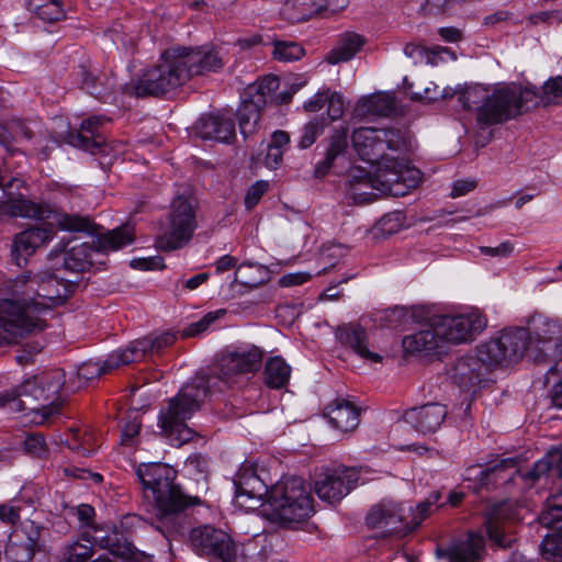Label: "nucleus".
Wrapping results in <instances>:
<instances>
[{"label": "nucleus", "instance_id": "43", "mask_svg": "<svg viewBox=\"0 0 562 562\" xmlns=\"http://www.w3.org/2000/svg\"><path fill=\"white\" fill-rule=\"evenodd\" d=\"M272 45V56L276 60L281 63L295 61L305 55L304 47L296 42L276 40Z\"/></svg>", "mask_w": 562, "mask_h": 562}, {"label": "nucleus", "instance_id": "55", "mask_svg": "<svg viewBox=\"0 0 562 562\" xmlns=\"http://www.w3.org/2000/svg\"><path fill=\"white\" fill-rule=\"evenodd\" d=\"M327 114L331 121L339 120L345 112V101L341 93L337 91H328Z\"/></svg>", "mask_w": 562, "mask_h": 562}, {"label": "nucleus", "instance_id": "61", "mask_svg": "<svg viewBox=\"0 0 562 562\" xmlns=\"http://www.w3.org/2000/svg\"><path fill=\"white\" fill-rule=\"evenodd\" d=\"M294 5L302 8L304 16H312L323 11L324 0H293Z\"/></svg>", "mask_w": 562, "mask_h": 562}, {"label": "nucleus", "instance_id": "51", "mask_svg": "<svg viewBox=\"0 0 562 562\" xmlns=\"http://www.w3.org/2000/svg\"><path fill=\"white\" fill-rule=\"evenodd\" d=\"M226 314L225 310H218L215 312H210L206 315H204L201 319L193 322L189 324L183 329V337H194L203 331H205L211 324H213L216 319H218L221 316H224Z\"/></svg>", "mask_w": 562, "mask_h": 562}, {"label": "nucleus", "instance_id": "57", "mask_svg": "<svg viewBox=\"0 0 562 562\" xmlns=\"http://www.w3.org/2000/svg\"><path fill=\"white\" fill-rule=\"evenodd\" d=\"M268 187V182L257 181L248 189L245 196V205L248 210H251L258 204L262 195L267 192Z\"/></svg>", "mask_w": 562, "mask_h": 562}, {"label": "nucleus", "instance_id": "45", "mask_svg": "<svg viewBox=\"0 0 562 562\" xmlns=\"http://www.w3.org/2000/svg\"><path fill=\"white\" fill-rule=\"evenodd\" d=\"M326 127V120L324 117H313L301 130V136L297 142L300 149H307L312 147L317 138L324 133Z\"/></svg>", "mask_w": 562, "mask_h": 562}, {"label": "nucleus", "instance_id": "4", "mask_svg": "<svg viewBox=\"0 0 562 562\" xmlns=\"http://www.w3.org/2000/svg\"><path fill=\"white\" fill-rule=\"evenodd\" d=\"M177 470L157 463H140L136 475L143 486L144 497L150 502L156 528L167 538L182 533L188 526L187 510L202 504L201 497L186 494L176 483Z\"/></svg>", "mask_w": 562, "mask_h": 562}, {"label": "nucleus", "instance_id": "3", "mask_svg": "<svg viewBox=\"0 0 562 562\" xmlns=\"http://www.w3.org/2000/svg\"><path fill=\"white\" fill-rule=\"evenodd\" d=\"M224 66L218 50L206 47H171L159 63L145 70L125 92L136 98L162 97L176 91L195 76L216 72Z\"/></svg>", "mask_w": 562, "mask_h": 562}, {"label": "nucleus", "instance_id": "38", "mask_svg": "<svg viewBox=\"0 0 562 562\" xmlns=\"http://www.w3.org/2000/svg\"><path fill=\"white\" fill-rule=\"evenodd\" d=\"M539 522L548 528H559L562 524V485L546 502V508L539 515Z\"/></svg>", "mask_w": 562, "mask_h": 562}, {"label": "nucleus", "instance_id": "50", "mask_svg": "<svg viewBox=\"0 0 562 562\" xmlns=\"http://www.w3.org/2000/svg\"><path fill=\"white\" fill-rule=\"evenodd\" d=\"M440 492L431 493L424 502L416 506V509L412 512L411 530H415L420 524L430 515L431 507L440 499Z\"/></svg>", "mask_w": 562, "mask_h": 562}, {"label": "nucleus", "instance_id": "28", "mask_svg": "<svg viewBox=\"0 0 562 562\" xmlns=\"http://www.w3.org/2000/svg\"><path fill=\"white\" fill-rule=\"evenodd\" d=\"M485 553L483 535L470 531L464 539H459L445 550V555L454 562H481Z\"/></svg>", "mask_w": 562, "mask_h": 562}, {"label": "nucleus", "instance_id": "21", "mask_svg": "<svg viewBox=\"0 0 562 562\" xmlns=\"http://www.w3.org/2000/svg\"><path fill=\"white\" fill-rule=\"evenodd\" d=\"M41 528L34 522L30 530L12 533L4 549V557L10 562H33L36 551L40 550Z\"/></svg>", "mask_w": 562, "mask_h": 562}, {"label": "nucleus", "instance_id": "46", "mask_svg": "<svg viewBox=\"0 0 562 562\" xmlns=\"http://www.w3.org/2000/svg\"><path fill=\"white\" fill-rule=\"evenodd\" d=\"M120 364H114L110 362V356L102 362L88 361L82 363L77 371V375L80 380H83L85 383L100 378L103 374H108L114 369L119 368Z\"/></svg>", "mask_w": 562, "mask_h": 562}, {"label": "nucleus", "instance_id": "39", "mask_svg": "<svg viewBox=\"0 0 562 562\" xmlns=\"http://www.w3.org/2000/svg\"><path fill=\"white\" fill-rule=\"evenodd\" d=\"M499 512L498 507L490 512L485 517L484 525L490 540L498 548H507L512 543V538L504 532V526L499 519Z\"/></svg>", "mask_w": 562, "mask_h": 562}, {"label": "nucleus", "instance_id": "58", "mask_svg": "<svg viewBox=\"0 0 562 562\" xmlns=\"http://www.w3.org/2000/svg\"><path fill=\"white\" fill-rule=\"evenodd\" d=\"M404 222V216L401 212H394L390 214H385L381 221L382 229L387 234L396 233L402 226Z\"/></svg>", "mask_w": 562, "mask_h": 562}, {"label": "nucleus", "instance_id": "26", "mask_svg": "<svg viewBox=\"0 0 562 562\" xmlns=\"http://www.w3.org/2000/svg\"><path fill=\"white\" fill-rule=\"evenodd\" d=\"M195 130L203 139H214L223 143H229L236 136L235 122L223 114L201 116Z\"/></svg>", "mask_w": 562, "mask_h": 562}, {"label": "nucleus", "instance_id": "13", "mask_svg": "<svg viewBox=\"0 0 562 562\" xmlns=\"http://www.w3.org/2000/svg\"><path fill=\"white\" fill-rule=\"evenodd\" d=\"M351 143L359 157L371 165L381 164L387 150L401 151L406 147L400 130L359 127L352 132Z\"/></svg>", "mask_w": 562, "mask_h": 562}, {"label": "nucleus", "instance_id": "5", "mask_svg": "<svg viewBox=\"0 0 562 562\" xmlns=\"http://www.w3.org/2000/svg\"><path fill=\"white\" fill-rule=\"evenodd\" d=\"M234 483L237 497L261 498L267 495L272 517L281 522H300L314 510L312 495L301 477L281 480L268 490L252 469L241 468Z\"/></svg>", "mask_w": 562, "mask_h": 562}, {"label": "nucleus", "instance_id": "41", "mask_svg": "<svg viewBox=\"0 0 562 562\" xmlns=\"http://www.w3.org/2000/svg\"><path fill=\"white\" fill-rule=\"evenodd\" d=\"M553 460L550 451L533 463L532 468L522 470L518 468L517 476L528 486L536 484L541 477L553 472Z\"/></svg>", "mask_w": 562, "mask_h": 562}, {"label": "nucleus", "instance_id": "49", "mask_svg": "<svg viewBox=\"0 0 562 562\" xmlns=\"http://www.w3.org/2000/svg\"><path fill=\"white\" fill-rule=\"evenodd\" d=\"M23 449L27 454L37 459L47 458L49 452L45 437L41 432L29 434L23 442Z\"/></svg>", "mask_w": 562, "mask_h": 562}, {"label": "nucleus", "instance_id": "8", "mask_svg": "<svg viewBox=\"0 0 562 562\" xmlns=\"http://www.w3.org/2000/svg\"><path fill=\"white\" fill-rule=\"evenodd\" d=\"M422 180L420 171L405 167L397 160H384L373 173L361 167H351L347 172L350 188H372L383 194L403 196L416 188Z\"/></svg>", "mask_w": 562, "mask_h": 562}, {"label": "nucleus", "instance_id": "59", "mask_svg": "<svg viewBox=\"0 0 562 562\" xmlns=\"http://www.w3.org/2000/svg\"><path fill=\"white\" fill-rule=\"evenodd\" d=\"M154 355L160 353L165 348L173 345L177 339L176 333L170 330L164 331L159 335H150Z\"/></svg>", "mask_w": 562, "mask_h": 562}, {"label": "nucleus", "instance_id": "20", "mask_svg": "<svg viewBox=\"0 0 562 562\" xmlns=\"http://www.w3.org/2000/svg\"><path fill=\"white\" fill-rule=\"evenodd\" d=\"M447 407L440 403H428L404 412L403 422L424 435L435 432L447 417Z\"/></svg>", "mask_w": 562, "mask_h": 562}, {"label": "nucleus", "instance_id": "6", "mask_svg": "<svg viewBox=\"0 0 562 562\" xmlns=\"http://www.w3.org/2000/svg\"><path fill=\"white\" fill-rule=\"evenodd\" d=\"M525 333L501 334L477 347V356H463L454 362L450 378L461 389L470 390L482 381V367H506L517 362L524 347Z\"/></svg>", "mask_w": 562, "mask_h": 562}, {"label": "nucleus", "instance_id": "23", "mask_svg": "<svg viewBox=\"0 0 562 562\" xmlns=\"http://www.w3.org/2000/svg\"><path fill=\"white\" fill-rule=\"evenodd\" d=\"M95 544L110 548L114 546V540L110 537L90 536V531H85L81 540L72 541L65 547L64 557L59 562H93Z\"/></svg>", "mask_w": 562, "mask_h": 562}, {"label": "nucleus", "instance_id": "40", "mask_svg": "<svg viewBox=\"0 0 562 562\" xmlns=\"http://www.w3.org/2000/svg\"><path fill=\"white\" fill-rule=\"evenodd\" d=\"M487 94L488 90L480 85L469 86L459 93L458 103L465 111L475 110L477 115L486 102Z\"/></svg>", "mask_w": 562, "mask_h": 562}, {"label": "nucleus", "instance_id": "42", "mask_svg": "<svg viewBox=\"0 0 562 562\" xmlns=\"http://www.w3.org/2000/svg\"><path fill=\"white\" fill-rule=\"evenodd\" d=\"M514 94L515 103L518 108V115L543 105L542 92L535 86H527L522 89L514 87Z\"/></svg>", "mask_w": 562, "mask_h": 562}, {"label": "nucleus", "instance_id": "34", "mask_svg": "<svg viewBox=\"0 0 562 562\" xmlns=\"http://www.w3.org/2000/svg\"><path fill=\"white\" fill-rule=\"evenodd\" d=\"M154 355L151 336H145L131 341L124 349H117L110 355V362L126 366L140 361L147 355Z\"/></svg>", "mask_w": 562, "mask_h": 562}, {"label": "nucleus", "instance_id": "2", "mask_svg": "<svg viewBox=\"0 0 562 562\" xmlns=\"http://www.w3.org/2000/svg\"><path fill=\"white\" fill-rule=\"evenodd\" d=\"M26 285L30 300H0V347L16 344L26 335L36 334L47 326L43 318L54 306L61 305L72 293V283H67L52 273L22 274L15 286Z\"/></svg>", "mask_w": 562, "mask_h": 562}, {"label": "nucleus", "instance_id": "19", "mask_svg": "<svg viewBox=\"0 0 562 562\" xmlns=\"http://www.w3.org/2000/svg\"><path fill=\"white\" fill-rule=\"evenodd\" d=\"M55 227L52 223L33 226L15 235L11 256L14 263L22 267L27 258L40 247L45 246L55 236Z\"/></svg>", "mask_w": 562, "mask_h": 562}, {"label": "nucleus", "instance_id": "12", "mask_svg": "<svg viewBox=\"0 0 562 562\" xmlns=\"http://www.w3.org/2000/svg\"><path fill=\"white\" fill-rule=\"evenodd\" d=\"M1 211L13 217L44 220L53 217L60 229L87 233H97V225L89 216L78 214L57 213L47 204H37L26 199H12L1 206Z\"/></svg>", "mask_w": 562, "mask_h": 562}, {"label": "nucleus", "instance_id": "63", "mask_svg": "<svg viewBox=\"0 0 562 562\" xmlns=\"http://www.w3.org/2000/svg\"><path fill=\"white\" fill-rule=\"evenodd\" d=\"M0 520L12 525L16 524L20 520V507L0 504Z\"/></svg>", "mask_w": 562, "mask_h": 562}, {"label": "nucleus", "instance_id": "17", "mask_svg": "<svg viewBox=\"0 0 562 562\" xmlns=\"http://www.w3.org/2000/svg\"><path fill=\"white\" fill-rule=\"evenodd\" d=\"M518 116L515 103L514 86H503L488 91L486 102L476 116L481 125L490 126L502 124Z\"/></svg>", "mask_w": 562, "mask_h": 562}, {"label": "nucleus", "instance_id": "54", "mask_svg": "<svg viewBox=\"0 0 562 562\" xmlns=\"http://www.w3.org/2000/svg\"><path fill=\"white\" fill-rule=\"evenodd\" d=\"M76 513L81 528H89L90 536H98L99 529L95 527V510L89 504H80L76 507Z\"/></svg>", "mask_w": 562, "mask_h": 562}, {"label": "nucleus", "instance_id": "22", "mask_svg": "<svg viewBox=\"0 0 562 562\" xmlns=\"http://www.w3.org/2000/svg\"><path fill=\"white\" fill-rule=\"evenodd\" d=\"M110 121L105 115L89 116L82 121L79 132L70 134V144L95 154L105 145V139L99 133V128Z\"/></svg>", "mask_w": 562, "mask_h": 562}, {"label": "nucleus", "instance_id": "7", "mask_svg": "<svg viewBox=\"0 0 562 562\" xmlns=\"http://www.w3.org/2000/svg\"><path fill=\"white\" fill-rule=\"evenodd\" d=\"M135 239L134 228L123 225L98 236L95 246L81 243L66 248L68 244L59 243L48 254L49 259L63 256V267L70 272H85L97 263L98 259L110 251H116L131 245Z\"/></svg>", "mask_w": 562, "mask_h": 562}, {"label": "nucleus", "instance_id": "37", "mask_svg": "<svg viewBox=\"0 0 562 562\" xmlns=\"http://www.w3.org/2000/svg\"><path fill=\"white\" fill-rule=\"evenodd\" d=\"M26 7L44 22L53 23L65 18L59 0H26Z\"/></svg>", "mask_w": 562, "mask_h": 562}, {"label": "nucleus", "instance_id": "10", "mask_svg": "<svg viewBox=\"0 0 562 562\" xmlns=\"http://www.w3.org/2000/svg\"><path fill=\"white\" fill-rule=\"evenodd\" d=\"M60 387V376L54 372L26 379L16 386L19 401L15 402V411L40 414L43 423L58 412L59 406L56 401Z\"/></svg>", "mask_w": 562, "mask_h": 562}, {"label": "nucleus", "instance_id": "25", "mask_svg": "<svg viewBox=\"0 0 562 562\" xmlns=\"http://www.w3.org/2000/svg\"><path fill=\"white\" fill-rule=\"evenodd\" d=\"M323 414L333 428L342 432L352 431L359 425L360 409L344 398L333 401Z\"/></svg>", "mask_w": 562, "mask_h": 562}, {"label": "nucleus", "instance_id": "33", "mask_svg": "<svg viewBox=\"0 0 562 562\" xmlns=\"http://www.w3.org/2000/svg\"><path fill=\"white\" fill-rule=\"evenodd\" d=\"M366 40L363 36L355 32L344 33L337 43V46L329 50L325 60L330 65L349 61L364 45Z\"/></svg>", "mask_w": 562, "mask_h": 562}, {"label": "nucleus", "instance_id": "30", "mask_svg": "<svg viewBox=\"0 0 562 562\" xmlns=\"http://www.w3.org/2000/svg\"><path fill=\"white\" fill-rule=\"evenodd\" d=\"M518 471V462L516 458H506L492 467L480 471V485L496 487L515 481Z\"/></svg>", "mask_w": 562, "mask_h": 562}, {"label": "nucleus", "instance_id": "35", "mask_svg": "<svg viewBox=\"0 0 562 562\" xmlns=\"http://www.w3.org/2000/svg\"><path fill=\"white\" fill-rule=\"evenodd\" d=\"M291 367L279 356L269 358L263 368V383L267 387L280 390L289 384Z\"/></svg>", "mask_w": 562, "mask_h": 562}, {"label": "nucleus", "instance_id": "60", "mask_svg": "<svg viewBox=\"0 0 562 562\" xmlns=\"http://www.w3.org/2000/svg\"><path fill=\"white\" fill-rule=\"evenodd\" d=\"M479 250L485 256L506 258L513 254L514 245L507 240L496 247L482 246Z\"/></svg>", "mask_w": 562, "mask_h": 562}, {"label": "nucleus", "instance_id": "44", "mask_svg": "<svg viewBox=\"0 0 562 562\" xmlns=\"http://www.w3.org/2000/svg\"><path fill=\"white\" fill-rule=\"evenodd\" d=\"M557 531L543 538L540 544L541 557L549 562H562V525Z\"/></svg>", "mask_w": 562, "mask_h": 562}, {"label": "nucleus", "instance_id": "52", "mask_svg": "<svg viewBox=\"0 0 562 562\" xmlns=\"http://www.w3.org/2000/svg\"><path fill=\"white\" fill-rule=\"evenodd\" d=\"M404 54L412 59L415 65L423 63L431 65L435 64L436 54L418 44H406L404 47Z\"/></svg>", "mask_w": 562, "mask_h": 562}, {"label": "nucleus", "instance_id": "11", "mask_svg": "<svg viewBox=\"0 0 562 562\" xmlns=\"http://www.w3.org/2000/svg\"><path fill=\"white\" fill-rule=\"evenodd\" d=\"M196 200L177 195L171 203L168 228L157 238L156 246L162 251L180 249L189 244L198 227Z\"/></svg>", "mask_w": 562, "mask_h": 562}, {"label": "nucleus", "instance_id": "9", "mask_svg": "<svg viewBox=\"0 0 562 562\" xmlns=\"http://www.w3.org/2000/svg\"><path fill=\"white\" fill-rule=\"evenodd\" d=\"M524 331V347L517 356V361L527 353L535 362H544L549 358L560 359L548 370V374H554L562 363V324L543 315H533L528 328L518 327L503 330L501 334Z\"/></svg>", "mask_w": 562, "mask_h": 562}, {"label": "nucleus", "instance_id": "62", "mask_svg": "<svg viewBox=\"0 0 562 562\" xmlns=\"http://www.w3.org/2000/svg\"><path fill=\"white\" fill-rule=\"evenodd\" d=\"M328 91H329V89H326V90H322V91H318L317 93H315L310 100H307L304 103L303 109L306 112H317L321 109H323L325 103H327Z\"/></svg>", "mask_w": 562, "mask_h": 562}, {"label": "nucleus", "instance_id": "32", "mask_svg": "<svg viewBox=\"0 0 562 562\" xmlns=\"http://www.w3.org/2000/svg\"><path fill=\"white\" fill-rule=\"evenodd\" d=\"M78 75L81 78V89L93 95L95 99L106 102L115 91V80L106 76H98L86 66L79 67Z\"/></svg>", "mask_w": 562, "mask_h": 562}, {"label": "nucleus", "instance_id": "24", "mask_svg": "<svg viewBox=\"0 0 562 562\" xmlns=\"http://www.w3.org/2000/svg\"><path fill=\"white\" fill-rule=\"evenodd\" d=\"M348 153V128H335L327 138L325 157L318 161L314 169V177L322 179L328 175L336 161L344 159Z\"/></svg>", "mask_w": 562, "mask_h": 562}, {"label": "nucleus", "instance_id": "29", "mask_svg": "<svg viewBox=\"0 0 562 562\" xmlns=\"http://www.w3.org/2000/svg\"><path fill=\"white\" fill-rule=\"evenodd\" d=\"M265 106V100L258 94L247 95V98L241 101L236 116L239 131L245 138L257 131L261 117V110Z\"/></svg>", "mask_w": 562, "mask_h": 562}, {"label": "nucleus", "instance_id": "36", "mask_svg": "<svg viewBox=\"0 0 562 562\" xmlns=\"http://www.w3.org/2000/svg\"><path fill=\"white\" fill-rule=\"evenodd\" d=\"M396 110L395 99L386 93L362 98L356 106L357 115L390 116Z\"/></svg>", "mask_w": 562, "mask_h": 562}, {"label": "nucleus", "instance_id": "1", "mask_svg": "<svg viewBox=\"0 0 562 562\" xmlns=\"http://www.w3.org/2000/svg\"><path fill=\"white\" fill-rule=\"evenodd\" d=\"M265 351L251 344L226 348L217 359L213 374L200 373L186 384L168 402L159 414L161 435L171 446L181 447L190 442L196 432L187 425L207 396L233 386L239 376L256 373L262 366Z\"/></svg>", "mask_w": 562, "mask_h": 562}, {"label": "nucleus", "instance_id": "27", "mask_svg": "<svg viewBox=\"0 0 562 562\" xmlns=\"http://www.w3.org/2000/svg\"><path fill=\"white\" fill-rule=\"evenodd\" d=\"M336 338L341 345L350 348L362 359L370 360L372 362H380L382 360V357L379 353L372 352L368 349L367 333L360 324L349 323L339 326L336 329Z\"/></svg>", "mask_w": 562, "mask_h": 562}, {"label": "nucleus", "instance_id": "16", "mask_svg": "<svg viewBox=\"0 0 562 562\" xmlns=\"http://www.w3.org/2000/svg\"><path fill=\"white\" fill-rule=\"evenodd\" d=\"M360 471L357 468L338 467L326 469L314 481L317 496L328 503H336L347 496L357 486Z\"/></svg>", "mask_w": 562, "mask_h": 562}, {"label": "nucleus", "instance_id": "53", "mask_svg": "<svg viewBox=\"0 0 562 562\" xmlns=\"http://www.w3.org/2000/svg\"><path fill=\"white\" fill-rule=\"evenodd\" d=\"M279 78L277 76H267L262 80L258 82L256 86H251L248 88L246 94H258L261 95L265 100V105L268 102V97L271 92L276 91L279 88Z\"/></svg>", "mask_w": 562, "mask_h": 562}, {"label": "nucleus", "instance_id": "31", "mask_svg": "<svg viewBox=\"0 0 562 562\" xmlns=\"http://www.w3.org/2000/svg\"><path fill=\"white\" fill-rule=\"evenodd\" d=\"M402 345L407 353H429L440 348L442 341L437 328L431 324L430 317L428 328L405 336Z\"/></svg>", "mask_w": 562, "mask_h": 562}, {"label": "nucleus", "instance_id": "18", "mask_svg": "<svg viewBox=\"0 0 562 562\" xmlns=\"http://www.w3.org/2000/svg\"><path fill=\"white\" fill-rule=\"evenodd\" d=\"M403 514L404 508L400 504L383 502L371 509L366 520L370 527L380 528L386 535L402 537L413 531Z\"/></svg>", "mask_w": 562, "mask_h": 562}, {"label": "nucleus", "instance_id": "15", "mask_svg": "<svg viewBox=\"0 0 562 562\" xmlns=\"http://www.w3.org/2000/svg\"><path fill=\"white\" fill-rule=\"evenodd\" d=\"M193 550L212 562H235L236 548L231 536L212 526L193 528L190 531Z\"/></svg>", "mask_w": 562, "mask_h": 562}, {"label": "nucleus", "instance_id": "47", "mask_svg": "<svg viewBox=\"0 0 562 562\" xmlns=\"http://www.w3.org/2000/svg\"><path fill=\"white\" fill-rule=\"evenodd\" d=\"M184 469L187 472L195 476V480L200 482L203 481V485H206V480L209 475V460L206 457L201 453H194L186 460Z\"/></svg>", "mask_w": 562, "mask_h": 562}, {"label": "nucleus", "instance_id": "48", "mask_svg": "<svg viewBox=\"0 0 562 562\" xmlns=\"http://www.w3.org/2000/svg\"><path fill=\"white\" fill-rule=\"evenodd\" d=\"M543 106L562 103V76L549 78L541 87Z\"/></svg>", "mask_w": 562, "mask_h": 562}, {"label": "nucleus", "instance_id": "56", "mask_svg": "<svg viewBox=\"0 0 562 562\" xmlns=\"http://www.w3.org/2000/svg\"><path fill=\"white\" fill-rule=\"evenodd\" d=\"M140 422L135 417L132 420H127L121 432V445L125 447H134L135 437L140 431Z\"/></svg>", "mask_w": 562, "mask_h": 562}, {"label": "nucleus", "instance_id": "14", "mask_svg": "<svg viewBox=\"0 0 562 562\" xmlns=\"http://www.w3.org/2000/svg\"><path fill=\"white\" fill-rule=\"evenodd\" d=\"M431 324L437 328L441 341L462 344L471 341L487 324L486 317L477 311L458 315H432Z\"/></svg>", "mask_w": 562, "mask_h": 562}, {"label": "nucleus", "instance_id": "64", "mask_svg": "<svg viewBox=\"0 0 562 562\" xmlns=\"http://www.w3.org/2000/svg\"><path fill=\"white\" fill-rule=\"evenodd\" d=\"M407 316V310L404 307L389 308L384 313V318L389 321L390 327H396L402 324L403 319Z\"/></svg>", "mask_w": 562, "mask_h": 562}]
</instances>
